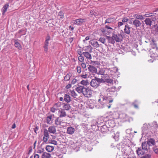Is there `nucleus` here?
Segmentation results:
<instances>
[{
	"instance_id": "13d9d810",
	"label": "nucleus",
	"mask_w": 158,
	"mask_h": 158,
	"mask_svg": "<svg viewBox=\"0 0 158 158\" xmlns=\"http://www.w3.org/2000/svg\"><path fill=\"white\" fill-rule=\"evenodd\" d=\"M105 28H106L107 29H110V30H112V28L110 27L109 26H108L107 25H106L105 26Z\"/></svg>"
},
{
	"instance_id": "5fc2aeb1",
	"label": "nucleus",
	"mask_w": 158,
	"mask_h": 158,
	"mask_svg": "<svg viewBox=\"0 0 158 158\" xmlns=\"http://www.w3.org/2000/svg\"><path fill=\"white\" fill-rule=\"evenodd\" d=\"M71 87V85L70 84H68L66 86V89H69Z\"/></svg>"
},
{
	"instance_id": "49530a36",
	"label": "nucleus",
	"mask_w": 158,
	"mask_h": 158,
	"mask_svg": "<svg viewBox=\"0 0 158 158\" xmlns=\"http://www.w3.org/2000/svg\"><path fill=\"white\" fill-rule=\"evenodd\" d=\"M77 81V80L76 79L74 78V79H73L72 80V81H71V83L72 84L74 85L76 83Z\"/></svg>"
},
{
	"instance_id": "f03ea898",
	"label": "nucleus",
	"mask_w": 158,
	"mask_h": 158,
	"mask_svg": "<svg viewBox=\"0 0 158 158\" xmlns=\"http://www.w3.org/2000/svg\"><path fill=\"white\" fill-rule=\"evenodd\" d=\"M76 90L79 93H82L84 96L86 98L91 97L93 90L89 87H85L84 86H79L76 88Z\"/></svg>"
},
{
	"instance_id": "a878e982",
	"label": "nucleus",
	"mask_w": 158,
	"mask_h": 158,
	"mask_svg": "<svg viewBox=\"0 0 158 158\" xmlns=\"http://www.w3.org/2000/svg\"><path fill=\"white\" fill-rule=\"evenodd\" d=\"M59 112L60 113L59 117L60 118L64 117L66 115L65 112L62 110H59Z\"/></svg>"
},
{
	"instance_id": "37998d69",
	"label": "nucleus",
	"mask_w": 158,
	"mask_h": 158,
	"mask_svg": "<svg viewBox=\"0 0 158 158\" xmlns=\"http://www.w3.org/2000/svg\"><path fill=\"white\" fill-rule=\"evenodd\" d=\"M71 94L72 96L74 97H76V96H77V94L74 90L71 91Z\"/></svg>"
},
{
	"instance_id": "0eeeda50",
	"label": "nucleus",
	"mask_w": 158,
	"mask_h": 158,
	"mask_svg": "<svg viewBox=\"0 0 158 158\" xmlns=\"http://www.w3.org/2000/svg\"><path fill=\"white\" fill-rule=\"evenodd\" d=\"M119 116L123 122H127L130 120L129 116L125 113L121 114Z\"/></svg>"
},
{
	"instance_id": "864d4df0",
	"label": "nucleus",
	"mask_w": 158,
	"mask_h": 158,
	"mask_svg": "<svg viewBox=\"0 0 158 158\" xmlns=\"http://www.w3.org/2000/svg\"><path fill=\"white\" fill-rule=\"evenodd\" d=\"M77 52L80 56H81L83 54L81 52V49L78 50Z\"/></svg>"
},
{
	"instance_id": "c756f323",
	"label": "nucleus",
	"mask_w": 158,
	"mask_h": 158,
	"mask_svg": "<svg viewBox=\"0 0 158 158\" xmlns=\"http://www.w3.org/2000/svg\"><path fill=\"white\" fill-rule=\"evenodd\" d=\"M133 24L137 27H139L141 24L140 21L136 19L134 21Z\"/></svg>"
},
{
	"instance_id": "5701e85b",
	"label": "nucleus",
	"mask_w": 158,
	"mask_h": 158,
	"mask_svg": "<svg viewBox=\"0 0 158 158\" xmlns=\"http://www.w3.org/2000/svg\"><path fill=\"white\" fill-rule=\"evenodd\" d=\"M72 76L71 73L70 72L68 73L64 77V80L65 81H69Z\"/></svg>"
},
{
	"instance_id": "2f4dec72",
	"label": "nucleus",
	"mask_w": 158,
	"mask_h": 158,
	"mask_svg": "<svg viewBox=\"0 0 158 158\" xmlns=\"http://www.w3.org/2000/svg\"><path fill=\"white\" fill-rule=\"evenodd\" d=\"M101 31L105 34L108 35L109 34L110 32L105 28H103L101 29Z\"/></svg>"
},
{
	"instance_id": "4468645a",
	"label": "nucleus",
	"mask_w": 158,
	"mask_h": 158,
	"mask_svg": "<svg viewBox=\"0 0 158 158\" xmlns=\"http://www.w3.org/2000/svg\"><path fill=\"white\" fill-rule=\"evenodd\" d=\"M136 152L139 156L143 155L145 153L144 150L142 148H138Z\"/></svg>"
},
{
	"instance_id": "f3484780",
	"label": "nucleus",
	"mask_w": 158,
	"mask_h": 158,
	"mask_svg": "<svg viewBox=\"0 0 158 158\" xmlns=\"http://www.w3.org/2000/svg\"><path fill=\"white\" fill-rule=\"evenodd\" d=\"M86 59L91 60L92 59V56L91 54L88 52H84L82 53Z\"/></svg>"
},
{
	"instance_id": "f257e3e1",
	"label": "nucleus",
	"mask_w": 158,
	"mask_h": 158,
	"mask_svg": "<svg viewBox=\"0 0 158 158\" xmlns=\"http://www.w3.org/2000/svg\"><path fill=\"white\" fill-rule=\"evenodd\" d=\"M156 42L155 40L152 39L150 41L149 48H147L150 55V57L152 59L151 61L152 62L157 59L158 60V47Z\"/></svg>"
},
{
	"instance_id": "72a5a7b5",
	"label": "nucleus",
	"mask_w": 158,
	"mask_h": 158,
	"mask_svg": "<svg viewBox=\"0 0 158 158\" xmlns=\"http://www.w3.org/2000/svg\"><path fill=\"white\" fill-rule=\"evenodd\" d=\"M89 16L91 17L93 16H97V14L94 10H92L90 11Z\"/></svg>"
},
{
	"instance_id": "a19ab883",
	"label": "nucleus",
	"mask_w": 158,
	"mask_h": 158,
	"mask_svg": "<svg viewBox=\"0 0 158 158\" xmlns=\"http://www.w3.org/2000/svg\"><path fill=\"white\" fill-rule=\"evenodd\" d=\"M52 118V116H48L47 118V123L48 124H50L51 123L50 121Z\"/></svg>"
},
{
	"instance_id": "680f3d73",
	"label": "nucleus",
	"mask_w": 158,
	"mask_h": 158,
	"mask_svg": "<svg viewBox=\"0 0 158 158\" xmlns=\"http://www.w3.org/2000/svg\"><path fill=\"white\" fill-rule=\"evenodd\" d=\"M38 130V128L36 127L35 128H34V130L35 132L37 134L36 131Z\"/></svg>"
},
{
	"instance_id": "052dcab7",
	"label": "nucleus",
	"mask_w": 158,
	"mask_h": 158,
	"mask_svg": "<svg viewBox=\"0 0 158 158\" xmlns=\"http://www.w3.org/2000/svg\"><path fill=\"white\" fill-rule=\"evenodd\" d=\"M48 46H44V51L45 52H47L48 51Z\"/></svg>"
},
{
	"instance_id": "de8ad7c7",
	"label": "nucleus",
	"mask_w": 158,
	"mask_h": 158,
	"mask_svg": "<svg viewBox=\"0 0 158 158\" xmlns=\"http://www.w3.org/2000/svg\"><path fill=\"white\" fill-rule=\"evenodd\" d=\"M80 77L83 78L85 79L87 77V75L86 74H81L80 75Z\"/></svg>"
},
{
	"instance_id": "6ab92c4d",
	"label": "nucleus",
	"mask_w": 158,
	"mask_h": 158,
	"mask_svg": "<svg viewBox=\"0 0 158 158\" xmlns=\"http://www.w3.org/2000/svg\"><path fill=\"white\" fill-rule=\"evenodd\" d=\"M91 44L94 47L98 48L99 46V45L97 41L91 40L90 41Z\"/></svg>"
},
{
	"instance_id": "603ef678",
	"label": "nucleus",
	"mask_w": 158,
	"mask_h": 158,
	"mask_svg": "<svg viewBox=\"0 0 158 158\" xmlns=\"http://www.w3.org/2000/svg\"><path fill=\"white\" fill-rule=\"evenodd\" d=\"M44 149H39L37 151V153H39V154H41V153H43V152Z\"/></svg>"
},
{
	"instance_id": "e433bc0d",
	"label": "nucleus",
	"mask_w": 158,
	"mask_h": 158,
	"mask_svg": "<svg viewBox=\"0 0 158 158\" xmlns=\"http://www.w3.org/2000/svg\"><path fill=\"white\" fill-rule=\"evenodd\" d=\"M147 143L146 142L143 143L142 144V148L144 150H148V145Z\"/></svg>"
},
{
	"instance_id": "4c0bfd02",
	"label": "nucleus",
	"mask_w": 158,
	"mask_h": 158,
	"mask_svg": "<svg viewBox=\"0 0 158 158\" xmlns=\"http://www.w3.org/2000/svg\"><path fill=\"white\" fill-rule=\"evenodd\" d=\"M154 13H150L148 12H147L144 15V16L146 17H149L153 16Z\"/></svg>"
},
{
	"instance_id": "dca6fc26",
	"label": "nucleus",
	"mask_w": 158,
	"mask_h": 158,
	"mask_svg": "<svg viewBox=\"0 0 158 158\" xmlns=\"http://www.w3.org/2000/svg\"><path fill=\"white\" fill-rule=\"evenodd\" d=\"M106 36L105 37H100L99 39V41H100L101 42L105 44L106 46H107V42L106 41Z\"/></svg>"
},
{
	"instance_id": "8fccbe9b",
	"label": "nucleus",
	"mask_w": 158,
	"mask_h": 158,
	"mask_svg": "<svg viewBox=\"0 0 158 158\" xmlns=\"http://www.w3.org/2000/svg\"><path fill=\"white\" fill-rule=\"evenodd\" d=\"M155 28V30L156 32L158 33V26L157 25H155L154 26Z\"/></svg>"
},
{
	"instance_id": "ea45409f",
	"label": "nucleus",
	"mask_w": 158,
	"mask_h": 158,
	"mask_svg": "<svg viewBox=\"0 0 158 158\" xmlns=\"http://www.w3.org/2000/svg\"><path fill=\"white\" fill-rule=\"evenodd\" d=\"M58 16L61 19H63L64 17V14L63 12L60 11L58 13Z\"/></svg>"
},
{
	"instance_id": "69168bd1",
	"label": "nucleus",
	"mask_w": 158,
	"mask_h": 158,
	"mask_svg": "<svg viewBox=\"0 0 158 158\" xmlns=\"http://www.w3.org/2000/svg\"><path fill=\"white\" fill-rule=\"evenodd\" d=\"M51 136H52V138H51L52 139H55L56 138V136L54 135H51Z\"/></svg>"
},
{
	"instance_id": "7ed1b4c3",
	"label": "nucleus",
	"mask_w": 158,
	"mask_h": 158,
	"mask_svg": "<svg viewBox=\"0 0 158 158\" xmlns=\"http://www.w3.org/2000/svg\"><path fill=\"white\" fill-rule=\"evenodd\" d=\"M63 104L61 102H58L54 104L53 107L51 108L50 110L52 113H54L56 111L59 110L61 107V105Z\"/></svg>"
},
{
	"instance_id": "bb28decb",
	"label": "nucleus",
	"mask_w": 158,
	"mask_h": 158,
	"mask_svg": "<svg viewBox=\"0 0 158 158\" xmlns=\"http://www.w3.org/2000/svg\"><path fill=\"white\" fill-rule=\"evenodd\" d=\"M48 143H49L52 144L56 145H57V142L55 139H52L51 138H49L48 140Z\"/></svg>"
},
{
	"instance_id": "412c9836",
	"label": "nucleus",
	"mask_w": 158,
	"mask_h": 158,
	"mask_svg": "<svg viewBox=\"0 0 158 158\" xmlns=\"http://www.w3.org/2000/svg\"><path fill=\"white\" fill-rule=\"evenodd\" d=\"M9 5L8 4H6L3 6L2 10V12L3 15H4Z\"/></svg>"
},
{
	"instance_id": "1a4fd4ad",
	"label": "nucleus",
	"mask_w": 158,
	"mask_h": 158,
	"mask_svg": "<svg viewBox=\"0 0 158 158\" xmlns=\"http://www.w3.org/2000/svg\"><path fill=\"white\" fill-rule=\"evenodd\" d=\"M73 23L77 25H80V24L85 22V19L79 18L73 21Z\"/></svg>"
},
{
	"instance_id": "20e7f679",
	"label": "nucleus",
	"mask_w": 158,
	"mask_h": 158,
	"mask_svg": "<svg viewBox=\"0 0 158 158\" xmlns=\"http://www.w3.org/2000/svg\"><path fill=\"white\" fill-rule=\"evenodd\" d=\"M114 40L117 42H120L123 39L122 35L119 33H113L112 36Z\"/></svg>"
},
{
	"instance_id": "6e6552de",
	"label": "nucleus",
	"mask_w": 158,
	"mask_h": 158,
	"mask_svg": "<svg viewBox=\"0 0 158 158\" xmlns=\"http://www.w3.org/2000/svg\"><path fill=\"white\" fill-rule=\"evenodd\" d=\"M48 133L50 134H55L56 133V127L54 126H51L49 127L48 130H47Z\"/></svg>"
},
{
	"instance_id": "0e129e2a",
	"label": "nucleus",
	"mask_w": 158,
	"mask_h": 158,
	"mask_svg": "<svg viewBox=\"0 0 158 158\" xmlns=\"http://www.w3.org/2000/svg\"><path fill=\"white\" fill-rule=\"evenodd\" d=\"M48 44H49L48 41H45L44 46H48Z\"/></svg>"
},
{
	"instance_id": "ddd939ff",
	"label": "nucleus",
	"mask_w": 158,
	"mask_h": 158,
	"mask_svg": "<svg viewBox=\"0 0 158 158\" xmlns=\"http://www.w3.org/2000/svg\"><path fill=\"white\" fill-rule=\"evenodd\" d=\"M147 144L149 146H152L155 144V140L152 138H150L148 140Z\"/></svg>"
},
{
	"instance_id": "b1692460",
	"label": "nucleus",
	"mask_w": 158,
	"mask_h": 158,
	"mask_svg": "<svg viewBox=\"0 0 158 158\" xmlns=\"http://www.w3.org/2000/svg\"><path fill=\"white\" fill-rule=\"evenodd\" d=\"M55 124L56 125H61V124L63 123L59 117L55 120Z\"/></svg>"
},
{
	"instance_id": "338daca9",
	"label": "nucleus",
	"mask_w": 158,
	"mask_h": 158,
	"mask_svg": "<svg viewBox=\"0 0 158 158\" xmlns=\"http://www.w3.org/2000/svg\"><path fill=\"white\" fill-rule=\"evenodd\" d=\"M16 124H15V123L12 125L11 128L12 129H15V128H16Z\"/></svg>"
},
{
	"instance_id": "58836bf2",
	"label": "nucleus",
	"mask_w": 158,
	"mask_h": 158,
	"mask_svg": "<svg viewBox=\"0 0 158 158\" xmlns=\"http://www.w3.org/2000/svg\"><path fill=\"white\" fill-rule=\"evenodd\" d=\"M78 60L81 62H83L84 61V57L82 56H80L78 57Z\"/></svg>"
},
{
	"instance_id": "a211bd4d",
	"label": "nucleus",
	"mask_w": 158,
	"mask_h": 158,
	"mask_svg": "<svg viewBox=\"0 0 158 158\" xmlns=\"http://www.w3.org/2000/svg\"><path fill=\"white\" fill-rule=\"evenodd\" d=\"M130 29L131 28L129 27L128 25H126L124 29L125 33L129 34L130 33Z\"/></svg>"
},
{
	"instance_id": "c03bdc74",
	"label": "nucleus",
	"mask_w": 158,
	"mask_h": 158,
	"mask_svg": "<svg viewBox=\"0 0 158 158\" xmlns=\"http://www.w3.org/2000/svg\"><path fill=\"white\" fill-rule=\"evenodd\" d=\"M81 67L82 68L85 69L86 68V65L85 63L84 62H82V63L81 64Z\"/></svg>"
},
{
	"instance_id": "774afa93",
	"label": "nucleus",
	"mask_w": 158,
	"mask_h": 158,
	"mask_svg": "<svg viewBox=\"0 0 158 158\" xmlns=\"http://www.w3.org/2000/svg\"><path fill=\"white\" fill-rule=\"evenodd\" d=\"M154 151L156 153L158 154V148L155 149Z\"/></svg>"
},
{
	"instance_id": "bf43d9fd",
	"label": "nucleus",
	"mask_w": 158,
	"mask_h": 158,
	"mask_svg": "<svg viewBox=\"0 0 158 158\" xmlns=\"http://www.w3.org/2000/svg\"><path fill=\"white\" fill-rule=\"evenodd\" d=\"M73 40V38L71 37L69 39V40L70 43H71Z\"/></svg>"
},
{
	"instance_id": "4be33fe9",
	"label": "nucleus",
	"mask_w": 158,
	"mask_h": 158,
	"mask_svg": "<svg viewBox=\"0 0 158 158\" xmlns=\"http://www.w3.org/2000/svg\"><path fill=\"white\" fill-rule=\"evenodd\" d=\"M64 100L66 102L68 103L70 102V97L69 95L66 94L64 97Z\"/></svg>"
},
{
	"instance_id": "09e8293b",
	"label": "nucleus",
	"mask_w": 158,
	"mask_h": 158,
	"mask_svg": "<svg viewBox=\"0 0 158 158\" xmlns=\"http://www.w3.org/2000/svg\"><path fill=\"white\" fill-rule=\"evenodd\" d=\"M129 19L127 18H124L122 20L123 22H127L128 21Z\"/></svg>"
},
{
	"instance_id": "c85d7f7f",
	"label": "nucleus",
	"mask_w": 158,
	"mask_h": 158,
	"mask_svg": "<svg viewBox=\"0 0 158 158\" xmlns=\"http://www.w3.org/2000/svg\"><path fill=\"white\" fill-rule=\"evenodd\" d=\"M145 24L149 26H151L152 24V22L151 19L149 18H147L144 21Z\"/></svg>"
},
{
	"instance_id": "3c124183",
	"label": "nucleus",
	"mask_w": 158,
	"mask_h": 158,
	"mask_svg": "<svg viewBox=\"0 0 158 158\" xmlns=\"http://www.w3.org/2000/svg\"><path fill=\"white\" fill-rule=\"evenodd\" d=\"M152 20V21L154 22L156 21V16H154L153 15V16H151Z\"/></svg>"
},
{
	"instance_id": "f704fd0d",
	"label": "nucleus",
	"mask_w": 158,
	"mask_h": 158,
	"mask_svg": "<svg viewBox=\"0 0 158 158\" xmlns=\"http://www.w3.org/2000/svg\"><path fill=\"white\" fill-rule=\"evenodd\" d=\"M80 84L84 86H87L89 84V82L88 80H83L80 82Z\"/></svg>"
},
{
	"instance_id": "a18cd8bd",
	"label": "nucleus",
	"mask_w": 158,
	"mask_h": 158,
	"mask_svg": "<svg viewBox=\"0 0 158 158\" xmlns=\"http://www.w3.org/2000/svg\"><path fill=\"white\" fill-rule=\"evenodd\" d=\"M151 156L150 154H147L141 158H151Z\"/></svg>"
},
{
	"instance_id": "393cba45",
	"label": "nucleus",
	"mask_w": 158,
	"mask_h": 158,
	"mask_svg": "<svg viewBox=\"0 0 158 158\" xmlns=\"http://www.w3.org/2000/svg\"><path fill=\"white\" fill-rule=\"evenodd\" d=\"M50 154L46 152H44L42 156V158H51Z\"/></svg>"
},
{
	"instance_id": "c9c22d12",
	"label": "nucleus",
	"mask_w": 158,
	"mask_h": 158,
	"mask_svg": "<svg viewBox=\"0 0 158 158\" xmlns=\"http://www.w3.org/2000/svg\"><path fill=\"white\" fill-rule=\"evenodd\" d=\"M63 108L64 110H69L70 108V106L69 104H64L63 106Z\"/></svg>"
},
{
	"instance_id": "9b49d317",
	"label": "nucleus",
	"mask_w": 158,
	"mask_h": 158,
	"mask_svg": "<svg viewBox=\"0 0 158 158\" xmlns=\"http://www.w3.org/2000/svg\"><path fill=\"white\" fill-rule=\"evenodd\" d=\"M75 130L74 128L69 127L67 128V133L69 134L72 135L74 133Z\"/></svg>"
},
{
	"instance_id": "9d476101",
	"label": "nucleus",
	"mask_w": 158,
	"mask_h": 158,
	"mask_svg": "<svg viewBox=\"0 0 158 158\" xmlns=\"http://www.w3.org/2000/svg\"><path fill=\"white\" fill-rule=\"evenodd\" d=\"M106 40H107V45L109 43L114 44L115 43V40L113 39V36L110 37L109 36H106Z\"/></svg>"
},
{
	"instance_id": "aec40b11",
	"label": "nucleus",
	"mask_w": 158,
	"mask_h": 158,
	"mask_svg": "<svg viewBox=\"0 0 158 158\" xmlns=\"http://www.w3.org/2000/svg\"><path fill=\"white\" fill-rule=\"evenodd\" d=\"M45 149L48 152H51L54 150V147L52 146L47 145L46 146Z\"/></svg>"
},
{
	"instance_id": "423d86ee",
	"label": "nucleus",
	"mask_w": 158,
	"mask_h": 158,
	"mask_svg": "<svg viewBox=\"0 0 158 158\" xmlns=\"http://www.w3.org/2000/svg\"><path fill=\"white\" fill-rule=\"evenodd\" d=\"M90 84L91 86L94 88H96L99 86V83L96 79H93L90 82Z\"/></svg>"
},
{
	"instance_id": "2eb2a0df",
	"label": "nucleus",
	"mask_w": 158,
	"mask_h": 158,
	"mask_svg": "<svg viewBox=\"0 0 158 158\" xmlns=\"http://www.w3.org/2000/svg\"><path fill=\"white\" fill-rule=\"evenodd\" d=\"M14 42V45L15 47L19 50H22V47L20 44L17 41V40H15Z\"/></svg>"
},
{
	"instance_id": "79ce46f5",
	"label": "nucleus",
	"mask_w": 158,
	"mask_h": 158,
	"mask_svg": "<svg viewBox=\"0 0 158 158\" xmlns=\"http://www.w3.org/2000/svg\"><path fill=\"white\" fill-rule=\"evenodd\" d=\"M77 72L78 73H80L81 72V68L80 66H77L76 67Z\"/></svg>"
},
{
	"instance_id": "7c9ffc66",
	"label": "nucleus",
	"mask_w": 158,
	"mask_h": 158,
	"mask_svg": "<svg viewBox=\"0 0 158 158\" xmlns=\"http://www.w3.org/2000/svg\"><path fill=\"white\" fill-rule=\"evenodd\" d=\"M116 88L115 86H113L107 89V91L108 92H114L116 91Z\"/></svg>"
},
{
	"instance_id": "39448f33",
	"label": "nucleus",
	"mask_w": 158,
	"mask_h": 158,
	"mask_svg": "<svg viewBox=\"0 0 158 158\" xmlns=\"http://www.w3.org/2000/svg\"><path fill=\"white\" fill-rule=\"evenodd\" d=\"M49 134L48 133L47 129H44V137H43V141L45 143H47L48 141V139L49 138Z\"/></svg>"
},
{
	"instance_id": "cd10ccee",
	"label": "nucleus",
	"mask_w": 158,
	"mask_h": 158,
	"mask_svg": "<svg viewBox=\"0 0 158 158\" xmlns=\"http://www.w3.org/2000/svg\"><path fill=\"white\" fill-rule=\"evenodd\" d=\"M115 20L114 18H110L106 19L105 21V24L106 23H112L114 22Z\"/></svg>"
},
{
	"instance_id": "4d7b16f0",
	"label": "nucleus",
	"mask_w": 158,
	"mask_h": 158,
	"mask_svg": "<svg viewBox=\"0 0 158 158\" xmlns=\"http://www.w3.org/2000/svg\"><path fill=\"white\" fill-rule=\"evenodd\" d=\"M118 27H119L123 25V23L122 22H119L118 23Z\"/></svg>"
},
{
	"instance_id": "6e6d98bb",
	"label": "nucleus",
	"mask_w": 158,
	"mask_h": 158,
	"mask_svg": "<svg viewBox=\"0 0 158 158\" xmlns=\"http://www.w3.org/2000/svg\"><path fill=\"white\" fill-rule=\"evenodd\" d=\"M96 61H93L92 60L90 61V64L92 65H95V64H96Z\"/></svg>"
},
{
	"instance_id": "e2e57ef3",
	"label": "nucleus",
	"mask_w": 158,
	"mask_h": 158,
	"mask_svg": "<svg viewBox=\"0 0 158 158\" xmlns=\"http://www.w3.org/2000/svg\"><path fill=\"white\" fill-rule=\"evenodd\" d=\"M39 157H40V156H39V155L37 154H35L34 155V158H39Z\"/></svg>"
},
{
	"instance_id": "473e14b6",
	"label": "nucleus",
	"mask_w": 158,
	"mask_h": 158,
	"mask_svg": "<svg viewBox=\"0 0 158 158\" xmlns=\"http://www.w3.org/2000/svg\"><path fill=\"white\" fill-rule=\"evenodd\" d=\"M133 17L135 18L138 19L142 20L144 19L142 15H139L137 14L134 15Z\"/></svg>"
},
{
	"instance_id": "f8f14e48",
	"label": "nucleus",
	"mask_w": 158,
	"mask_h": 158,
	"mask_svg": "<svg viewBox=\"0 0 158 158\" xmlns=\"http://www.w3.org/2000/svg\"><path fill=\"white\" fill-rule=\"evenodd\" d=\"M89 70L92 73H96L97 71V69L94 66L89 65L88 67Z\"/></svg>"
}]
</instances>
